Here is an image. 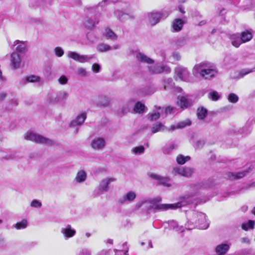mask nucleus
I'll return each instance as SVG.
<instances>
[{
    "mask_svg": "<svg viewBox=\"0 0 255 255\" xmlns=\"http://www.w3.org/2000/svg\"><path fill=\"white\" fill-rule=\"evenodd\" d=\"M179 11H180L182 14L185 13V11L183 10V8H182V6H179Z\"/></svg>",
    "mask_w": 255,
    "mask_h": 255,
    "instance_id": "obj_63",
    "label": "nucleus"
},
{
    "mask_svg": "<svg viewBox=\"0 0 255 255\" xmlns=\"http://www.w3.org/2000/svg\"><path fill=\"white\" fill-rule=\"evenodd\" d=\"M101 69V67L99 64L95 63L92 65V69L95 73H98Z\"/></svg>",
    "mask_w": 255,
    "mask_h": 255,
    "instance_id": "obj_55",
    "label": "nucleus"
},
{
    "mask_svg": "<svg viewBox=\"0 0 255 255\" xmlns=\"http://www.w3.org/2000/svg\"><path fill=\"white\" fill-rule=\"evenodd\" d=\"M149 72L151 74H159L163 72L169 73L171 71V69L166 66H164L160 64H156L153 66L148 67Z\"/></svg>",
    "mask_w": 255,
    "mask_h": 255,
    "instance_id": "obj_11",
    "label": "nucleus"
},
{
    "mask_svg": "<svg viewBox=\"0 0 255 255\" xmlns=\"http://www.w3.org/2000/svg\"><path fill=\"white\" fill-rule=\"evenodd\" d=\"M189 223L200 229H206L209 226L206 220V215L202 212L197 211L192 212L188 218L187 223L185 224L186 229L191 230Z\"/></svg>",
    "mask_w": 255,
    "mask_h": 255,
    "instance_id": "obj_2",
    "label": "nucleus"
},
{
    "mask_svg": "<svg viewBox=\"0 0 255 255\" xmlns=\"http://www.w3.org/2000/svg\"><path fill=\"white\" fill-rule=\"evenodd\" d=\"M176 78L179 80L187 81L190 77V72L187 69L183 67H178L175 69Z\"/></svg>",
    "mask_w": 255,
    "mask_h": 255,
    "instance_id": "obj_10",
    "label": "nucleus"
},
{
    "mask_svg": "<svg viewBox=\"0 0 255 255\" xmlns=\"http://www.w3.org/2000/svg\"><path fill=\"white\" fill-rule=\"evenodd\" d=\"M90 252L87 250H82L79 255H90Z\"/></svg>",
    "mask_w": 255,
    "mask_h": 255,
    "instance_id": "obj_57",
    "label": "nucleus"
},
{
    "mask_svg": "<svg viewBox=\"0 0 255 255\" xmlns=\"http://www.w3.org/2000/svg\"><path fill=\"white\" fill-rule=\"evenodd\" d=\"M145 107L144 105L140 102H137L133 107V111L138 114H143L145 112Z\"/></svg>",
    "mask_w": 255,
    "mask_h": 255,
    "instance_id": "obj_28",
    "label": "nucleus"
},
{
    "mask_svg": "<svg viewBox=\"0 0 255 255\" xmlns=\"http://www.w3.org/2000/svg\"><path fill=\"white\" fill-rule=\"evenodd\" d=\"M228 101L232 103H236L239 101L238 96L234 93H231L228 96Z\"/></svg>",
    "mask_w": 255,
    "mask_h": 255,
    "instance_id": "obj_48",
    "label": "nucleus"
},
{
    "mask_svg": "<svg viewBox=\"0 0 255 255\" xmlns=\"http://www.w3.org/2000/svg\"><path fill=\"white\" fill-rule=\"evenodd\" d=\"M172 108L170 107H167L165 110V112L166 114H170L172 111Z\"/></svg>",
    "mask_w": 255,
    "mask_h": 255,
    "instance_id": "obj_59",
    "label": "nucleus"
},
{
    "mask_svg": "<svg viewBox=\"0 0 255 255\" xmlns=\"http://www.w3.org/2000/svg\"><path fill=\"white\" fill-rule=\"evenodd\" d=\"M104 35L108 38L112 40H116L118 36L111 29L106 28L104 33Z\"/></svg>",
    "mask_w": 255,
    "mask_h": 255,
    "instance_id": "obj_36",
    "label": "nucleus"
},
{
    "mask_svg": "<svg viewBox=\"0 0 255 255\" xmlns=\"http://www.w3.org/2000/svg\"><path fill=\"white\" fill-rule=\"evenodd\" d=\"M255 225V222L253 220H249L247 223H244L242 225L243 230L248 231L249 229H253Z\"/></svg>",
    "mask_w": 255,
    "mask_h": 255,
    "instance_id": "obj_37",
    "label": "nucleus"
},
{
    "mask_svg": "<svg viewBox=\"0 0 255 255\" xmlns=\"http://www.w3.org/2000/svg\"><path fill=\"white\" fill-rule=\"evenodd\" d=\"M155 110H153L151 113L147 115L148 119L151 121H156L158 119L163 111V109L160 107L155 106Z\"/></svg>",
    "mask_w": 255,
    "mask_h": 255,
    "instance_id": "obj_17",
    "label": "nucleus"
},
{
    "mask_svg": "<svg viewBox=\"0 0 255 255\" xmlns=\"http://www.w3.org/2000/svg\"><path fill=\"white\" fill-rule=\"evenodd\" d=\"M167 129V128L161 123H157L153 125L151 128L152 133H155L157 132L162 131Z\"/></svg>",
    "mask_w": 255,
    "mask_h": 255,
    "instance_id": "obj_30",
    "label": "nucleus"
},
{
    "mask_svg": "<svg viewBox=\"0 0 255 255\" xmlns=\"http://www.w3.org/2000/svg\"><path fill=\"white\" fill-rule=\"evenodd\" d=\"M27 226V222L26 220L23 219L20 222H17L14 226L17 230L25 229Z\"/></svg>",
    "mask_w": 255,
    "mask_h": 255,
    "instance_id": "obj_40",
    "label": "nucleus"
},
{
    "mask_svg": "<svg viewBox=\"0 0 255 255\" xmlns=\"http://www.w3.org/2000/svg\"><path fill=\"white\" fill-rule=\"evenodd\" d=\"M54 51L55 55L58 57H62L64 53L63 49L61 47L59 46L55 47L54 49Z\"/></svg>",
    "mask_w": 255,
    "mask_h": 255,
    "instance_id": "obj_50",
    "label": "nucleus"
},
{
    "mask_svg": "<svg viewBox=\"0 0 255 255\" xmlns=\"http://www.w3.org/2000/svg\"><path fill=\"white\" fill-rule=\"evenodd\" d=\"M172 56L175 60L177 61L179 60L181 58L180 55L178 52H174L172 54Z\"/></svg>",
    "mask_w": 255,
    "mask_h": 255,
    "instance_id": "obj_56",
    "label": "nucleus"
},
{
    "mask_svg": "<svg viewBox=\"0 0 255 255\" xmlns=\"http://www.w3.org/2000/svg\"><path fill=\"white\" fill-rule=\"evenodd\" d=\"M83 22L86 27L91 28L98 23V20L96 17H85Z\"/></svg>",
    "mask_w": 255,
    "mask_h": 255,
    "instance_id": "obj_21",
    "label": "nucleus"
},
{
    "mask_svg": "<svg viewBox=\"0 0 255 255\" xmlns=\"http://www.w3.org/2000/svg\"><path fill=\"white\" fill-rule=\"evenodd\" d=\"M106 145V140L102 137H95L91 142V147L95 150H102Z\"/></svg>",
    "mask_w": 255,
    "mask_h": 255,
    "instance_id": "obj_12",
    "label": "nucleus"
},
{
    "mask_svg": "<svg viewBox=\"0 0 255 255\" xmlns=\"http://www.w3.org/2000/svg\"><path fill=\"white\" fill-rule=\"evenodd\" d=\"M110 104L109 99L106 96H101L99 97L97 105L100 107H107Z\"/></svg>",
    "mask_w": 255,
    "mask_h": 255,
    "instance_id": "obj_35",
    "label": "nucleus"
},
{
    "mask_svg": "<svg viewBox=\"0 0 255 255\" xmlns=\"http://www.w3.org/2000/svg\"><path fill=\"white\" fill-rule=\"evenodd\" d=\"M134 102L128 101L124 103L122 107L118 111V115L120 117H123L130 111L133 107Z\"/></svg>",
    "mask_w": 255,
    "mask_h": 255,
    "instance_id": "obj_13",
    "label": "nucleus"
},
{
    "mask_svg": "<svg viewBox=\"0 0 255 255\" xmlns=\"http://www.w3.org/2000/svg\"><path fill=\"white\" fill-rule=\"evenodd\" d=\"M30 206L34 208H40L42 206L41 203L36 199L33 200L31 202Z\"/></svg>",
    "mask_w": 255,
    "mask_h": 255,
    "instance_id": "obj_51",
    "label": "nucleus"
},
{
    "mask_svg": "<svg viewBox=\"0 0 255 255\" xmlns=\"http://www.w3.org/2000/svg\"><path fill=\"white\" fill-rule=\"evenodd\" d=\"M220 97V95L217 91L211 92L208 94V98L212 101H217Z\"/></svg>",
    "mask_w": 255,
    "mask_h": 255,
    "instance_id": "obj_46",
    "label": "nucleus"
},
{
    "mask_svg": "<svg viewBox=\"0 0 255 255\" xmlns=\"http://www.w3.org/2000/svg\"><path fill=\"white\" fill-rule=\"evenodd\" d=\"M120 46L119 45L117 44V45H115L113 46V47H112V49H119L120 48Z\"/></svg>",
    "mask_w": 255,
    "mask_h": 255,
    "instance_id": "obj_62",
    "label": "nucleus"
},
{
    "mask_svg": "<svg viewBox=\"0 0 255 255\" xmlns=\"http://www.w3.org/2000/svg\"><path fill=\"white\" fill-rule=\"evenodd\" d=\"M26 80L28 82H40L41 81V78L39 76H35L34 75H31L29 76L26 77Z\"/></svg>",
    "mask_w": 255,
    "mask_h": 255,
    "instance_id": "obj_43",
    "label": "nucleus"
},
{
    "mask_svg": "<svg viewBox=\"0 0 255 255\" xmlns=\"http://www.w3.org/2000/svg\"><path fill=\"white\" fill-rule=\"evenodd\" d=\"M6 94L4 92L0 93V101L3 100L6 97Z\"/></svg>",
    "mask_w": 255,
    "mask_h": 255,
    "instance_id": "obj_58",
    "label": "nucleus"
},
{
    "mask_svg": "<svg viewBox=\"0 0 255 255\" xmlns=\"http://www.w3.org/2000/svg\"><path fill=\"white\" fill-rule=\"evenodd\" d=\"M230 39L233 46L235 47H239L243 43L241 36L239 34H232L230 36Z\"/></svg>",
    "mask_w": 255,
    "mask_h": 255,
    "instance_id": "obj_25",
    "label": "nucleus"
},
{
    "mask_svg": "<svg viewBox=\"0 0 255 255\" xmlns=\"http://www.w3.org/2000/svg\"><path fill=\"white\" fill-rule=\"evenodd\" d=\"M176 128H177V126L176 127L174 125H172L170 128L167 129V130H168V131H170V130H175Z\"/></svg>",
    "mask_w": 255,
    "mask_h": 255,
    "instance_id": "obj_60",
    "label": "nucleus"
},
{
    "mask_svg": "<svg viewBox=\"0 0 255 255\" xmlns=\"http://www.w3.org/2000/svg\"><path fill=\"white\" fill-rule=\"evenodd\" d=\"M185 23V21L180 18H175L172 22L171 27L172 32L180 31Z\"/></svg>",
    "mask_w": 255,
    "mask_h": 255,
    "instance_id": "obj_16",
    "label": "nucleus"
},
{
    "mask_svg": "<svg viewBox=\"0 0 255 255\" xmlns=\"http://www.w3.org/2000/svg\"><path fill=\"white\" fill-rule=\"evenodd\" d=\"M190 159L189 156H184L182 154L178 155L176 157V161L179 164H184Z\"/></svg>",
    "mask_w": 255,
    "mask_h": 255,
    "instance_id": "obj_38",
    "label": "nucleus"
},
{
    "mask_svg": "<svg viewBox=\"0 0 255 255\" xmlns=\"http://www.w3.org/2000/svg\"><path fill=\"white\" fill-rule=\"evenodd\" d=\"M11 65L14 69L18 68L21 64V59L18 54L12 53L10 56Z\"/></svg>",
    "mask_w": 255,
    "mask_h": 255,
    "instance_id": "obj_18",
    "label": "nucleus"
},
{
    "mask_svg": "<svg viewBox=\"0 0 255 255\" xmlns=\"http://www.w3.org/2000/svg\"><path fill=\"white\" fill-rule=\"evenodd\" d=\"M86 177V173L83 170H80L77 173L75 181L78 183H82L85 181Z\"/></svg>",
    "mask_w": 255,
    "mask_h": 255,
    "instance_id": "obj_27",
    "label": "nucleus"
},
{
    "mask_svg": "<svg viewBox=\"0 0 255 255\" xmlns=\"http://www.w3.org/2000/svg\"><path fill=\"white\" fill-rule=\"evenodd\" d=\"M136 197V194L134 191H128L123 194L118 199V203L120 204H128L132 203Z\"/></svg>",
    "mask_w": 255,
    "mask_h": 255,
    "instance_id": "obj_8",
    "label": "nucleus"
},
{
    "mask_svg": "<svg viewBox=\"0 0 255 255\" xmlns=\"http://www.w3.org/2000/svg\"><path fill=\"white\" fill-rule=\"evenodd\" d=\"M194 172V169L190 167H175L172 170V173L176 175L179 174L181 176L189 177H190Z\"/></svg>",
    "mask_w": 255,
    "mask_h": 255,
    "instance_id": "obj_9",
    "label": "nucleus"
},
{
    "mask_svg": "<svg viewBox=\"0 0 255 255\" xmlns=\"http://www.w3.org/2000/svg\"><path fill=\"white\" fill-rule=\"evenodd\" d=\"M168 224L170 229L174 230L176 232L182 233L185 231V229H186V226L185 227L183 226H179L178 223L175 221H170Z\"/></svg>",
    "mask_w": 255,
    "mask_h": 255,
    "instance_id": "obj_26",
    "label": "nucleus"
},
{
    "mask_svg": "<svg viewBox=\"0 0 255 255\" xmlns=\"http://www.w3.org/2000/svg\"><path fill=\"white\" fill-rule=\"evenodd\" d=\"M61 233L65 239H69L74 237L76 232L70 225H67L65 227L61 228Z\"/></svg>",
    "mask_w": 255,
    "mask_h": 255,
    "instance_id": "obj_14",
    "label": "nucleus"
},
{
    "mask_svg": "<svg viewBox=\"0 0 255 255\" xmlns=\"http://www.w3.org/2000/svg\"><path fill=\"white\" fill-rule=\"evenodd\" d=\"M248 173V170L235 172H229L228 174V177L230 180L238 179L244 177Z\"/></svg>",
    "mask_w": 255,
    "mask_h": 255,
    "instance_id": "obj_22",
    "label": "nucleus"
},
{
    "mask_svg": "<svg viewBox=\"0 0 255 255\" xmlns=\"http://www.w3.org/2000/svg\"><path fill=\"white\" fill-rule=\"evenodd\" d=\"M149 176L154 179L158 181L159 183L167 187L171 186V184L170 183V179L167 177H163L156 174L150 173Z\"/></svg>",
    "mask_w": 255,
    "mask_h": 255,
    "instance_id": "obj_15",
    "label": "nucleus"
},
{
    "mask_svg": "<svg viewBox=\"0 0 255 255\" xmlns=\"http://www.w3.org/2000/svg\"><path fill=\"white\" fill-rule=\"evenodd\" d=\"M177 145L174 143H170L169 144L166 145L163 147V152L164 153H169L175 149Z\"/></svg>",
    "mask_w": 255,
    "mask_h": 255,
    "instance_id": "obj_44",
    "label": "nucleus"
},
{
    "mask_svg": "<svg viewBox=\"0 0 255 255\" xmlns=\"http://www.w3.org/2000/svg\"><path fill=\"white\" fill-rule=\"evenodd\" d=\"M14 46H16V50L20 53L24 52L26 50V44L25 43L17 40L14 42Z\"/></svg>",
    "mask_w": 255,
    "mask_h": 255,
    "instance_id": "obj_31",
    "label": "nucleus"
},
{
    "mask_svg": "<svg viewBox=\"0 0 255 255\" xmlns=\"http://www.w3.org/2000/svg\"><path fill=\"white\" fill-rule=\"evenodd\" d=\"M69 94L67 92L64 91H60L56 93L50 94L48 97V101L50 103L56 104L66 100Z\"/></svg>",
    "mask_w": 255,
    "mask_h": 255,
    "instance_id": "obj_5",
    "label": "nucleus"
},
{
    "mask_svg": "<svg viewBox=\"0 0 255 255\" xmlns=\"http://www.w3.org/2000/svg\"><path fill=\"white\" fill-rule=\"evenodd\" d=\"M255 71V67L252 68V69H243L242 70L240 74L242 75V77H243L244 76L249 74L251 72H253Z\"/></svg>",
    "mask_w": 255,
    "mask_h": 255,
    "instance_id": "obj_52",
    "label": "nucleus"
},
{
    "mask_svg": "<svg viewBox=\"0 0 255 255\" xmlns=\"http://www.w3.org/2000/svg\"><path fill=\"white\" fill-rule=\"evenodd\" d=\"M68 78L64 75L61 76L58 79V82L61 85H65L68 82Z\"/></svg>",
    "mask_w": 255,
    "mask_h": 255,
    "instance_id": "obj_53",
    "label": "nucleus"
},
{
    "mask_svg": "<svg viewBox=\"0 0 255 255\" xmlns=\"http://www.w3.org/2000/svg\"><path fill=\"white\" fill-rule=\"evenodd\" d=\"M88 44H93L97 41V38L93 32H89L87 34Z\"/></svg>",
    "mask_w": 255,
    "mask_h": 255,
    "instance_id": "obj_41",
    "label": "nucleus"
},
{
    "mask_svg": "<svg viewBox=\"0 0 255 255\" xmlns=\"http://www.w3.org/2000/svg\"><path fill=\"white\" fill-rule=\"evenodd\" d=\"M123 250H116L115 249V255H128L127 253L128 252V248L127 247V243L123 244Z\"/></svg>",
    "mask_w": 255,
    "mask_h": 255,
    "instance_id": "obj_39",
    "label": "nucleus"
},
{
    "mask_svg": "<svg viewBox=\"0 0 255 255\" xmlns=\"http://www.w3.org/2000/svg\"><path fill=\"white\" fill-rule=\"evenodd\" d=\"M145 148L142 145L133 147L131 150V153L135 155L143 154Z\"/></svg>",
    "mask_w": 255,
    "mask_h": 255,
    "instance_id": "obj_34",
    "label": "nucleus"
},
{
    "mask_svg": "<svg viewBox=\"0 0 255 255\" xmlns=\"http://www.w3.org/2000/svg\"><path fill=\"white\" fill-rule=\"evenodd\" d=\"M202 183H198L190 185L189 195H186L182 198L180 202L171 204H160L159 203L161 199L160 197L149 201L143 200L136 203L135 207L137 209L140 208L144 204L149 203L150 208L157 210H166L168 209H175L182 206H186L192 203V197L197 194L202 188Z\"/></svg>",
    "mask_w": 255,
    "mask_h": 255,
    "instance_id": "obj_1",
    "label": "nucleus"
},
{
    "mask_svg": "<svg viewBox=\"0 0 255 255\" xmlns=\"http://www.w3.org/2000/svg\"><path fill=\"white\" fill-rule=\"evenodd\" d=\"M191 122L189 119L180 122L177 125V128H183L187 126L191 125Z\"/></svg>",
    "mask_w": 255,
    "mask_h": 255,
    "instance_id": "obj_45",
    "label": "nucleus"
},
{
    "mask_svg": "<svg viewBox=\"0 0 255 255\" xmlns=\"http://www.w3.org/2000/svg\"><path fill=\"white\" fill-rule=\"evenodd\" d=\"M24 138L37 143L44 144L47 145H51L54 143V141L51 139L32 131H27L24 135Z\"/></svg>",
    "mask_w": 255,
    "mask_h": 255,
    "instance_id": "obj_4",
    "label": "nucleus"
},
{
    "mask_svg": "<svg viewBox=\"0 0 255 255\" xmlns=\"http://www.w3.org/2000/svg\"><path fill=\"white\" fill-rule=\"evenodd\" d=\"M242 42L246 43L250 41L253 37V31L252 29L247 30L239 34Z\"/></svg>",
    "mask_w": 255,
    "mask_h": 255,
    "instance_id": "obj_19",
    "label": "nucleus"
},
{
    "mask_svg": "<svg viewBox=\"0 0 255 255\" xmlns=\"http://www.w3.org/2000/svg\"><path fill=\"white\" fill-rule=\"evenodd\" d=\"M174 42L176 47L180 48L186 44V40L184 37H181L177 38Z\"/></svg>",
    "mask_w": 255,
    "mask_h": 255,
    "instance_id": "obj_42",
    "label": "nucleus"
},
{
    "mask_svg": "<svg viewBox=\"0 0 255 255\" xmlns=\"http://www.w3.org/2000/svg\"><path fill=\"white\" fill-rule=\"evenodd\" d=\"M67 57L80 63H85L89 62L92 56L87 55H80L75 51H69L67 53Z\"/></svg>",
    "mask_w": 255,
    "mask_h": 255,
    "instance_id": "obj_7",
    "label": "nucleus"
},
{
    "mask_svg": "<svg viewBox=\"0 0 255 255\" xmlns=\"http://www.w3.org/2000/svg\"><path fill=\"white\" fill-rule=\"evenodd\" d=\"M86 119V114L82 113L79 115L75 120L72 121L70 123V127H74L76 126H80L83 124Z\"/></svg>",
    "mask_w": 255,
    "mask_h": 255,
    "instance_id": "obj_23",
    "label": "nucleus"
},
{
    "mask_svg": "<svg viewBox=\"0 0 255 255\" xmlns=\"http://www.w3.org/2000/svg\"><path fill=\"white\" fill-rule=\"evenodd\" d=\"M205 144V142L204 140L200 139L197 140L195 144V147L196 148H202Z\"/></svg>",
    "mask_w": 255,
    "mask_h": 255,
    "instance_id": "obj_54",
    "label": "nucleus"
},
{
    "mask_svg": "<svg viewBox=\"0 0 255 255\" xmlns=\"http://www.w3.org/2000/svg\"><path fill=\"white\" fill-rule=\"evenodd\" d=\"M116 181V179L114 177L106 178L102 179L100 182L99 186L97 190L96 194L100 195L105 192H107L109 190V185L111 183Z\"/></svg>",
    "mask_w": 255,
    "mask_h": 255,
    "instance_id": "obj_6",
    "label": "nucleus"
},
{
    "mask_svg": "<svg viewBox=\"0 0 255 255\" xmlns=\"http://www.w3.org/2000/svg\"><path fill=\"white\" fill-rule=\"evenodd\" d=\"M77 74L82 77H86L88 75V72L86 71V68L83 67H79L76 71Z\"/></svg>",
    "mask_w": 255,
    "mask_h": 255,
    "instance_id": "obj_47",
    "label": "nucleus"
},
{
    "mask_svg": "<svg viewBox=\"0 0 255 255\" xmlns=\"http://www.w3.org/2000/svg\"><path fill=\"white\" fill-rule=\"evenodd\" d=\"M136 58L139 62L145 63L149 64H152L154 62L153 60L141 52H138L136 53Z\"/></svg>",
    "mask_w": 255,
    "mask_h": 255,
    "instance_id": "obj_24",
    "label": "nucleus"
},
{
    "mask_svg": "<svg viewBox=\"0 0 255 255\" xmlns=\"http://www.w3.org/2000/svg\"><path fill=\"white\" fill-rule=\"evenodd\" d=\"M146 20L151 26H153L159 22L160 18L158 17H147Z\"/></svg>",
    "mask_w": 255,
    "mask_h": 255,
    "instance_id": "obj_49",
    "label": "nucleus"
},
{
    "mask_svg": "<svg viewBox=\"0 0 255 255\" xmlns=\"http://www.w3.org/2000/svg\"><path fill=\"white\" fill-rule=\"evenodd\" d=\"M207 110L204 107H200L197 109V115L199 120L204 119L207 115Z\"/></svg>",
    "mask_w": 255,
    "mask_h": 255,
    "instance_id": "obj_33",
    "label": "nucleus"
},
{
    "mask_svg": "<svg viewBox=\"0 0 255 255\" xmlns=\"http://www.w3.org/2000/svg\"><path fill=\"white\" fill-rule=\"evenodd\" d=\"M112 49V48L109 45L101 43L97 46V50L100 52H104Z\"/></svg>",
    "mask_w": 255,
    "mask_h": 255,
    "instance_id": "obj_32",
    "label": "nucleus"
},
{
    "mask_svg": "<svg viewBox=\"0 0 255 255\" xmlns=\"http://www.w3.org/2000/svg\"><path fill=\"white\" fill-rule=\"evenodd\" d=\"M241 242L242 243H250V241L249 240L246 238H243L241 239Z\"/></svg>",
    "mask_w": 255,
    "mask_h": 255,
    "instance_id": "obj_61",
    "label": "nucleus"
},
{
    "mask_svg": "<svg viewBox=\"0 0 255 255\" xmlns=\"http://www.w3.org/2000/svg\"><path fill=\"white\" fill-rule=\"evenodd\" d=\"M206 23V21L204 20L201 21L199 22V25H203Z\"/></svg>",
    "mask_w": 255,
    "mask_h": 255,
    "instance_id": "obj_64",
    "label": "nucleus"
},
{
    "mask_svg": "<svg viewBox=\"0 0 255 255\" xmlns=\"http://www.w3.org/2000/svg\"><path fill=\"white\" fill-rule=\"evenodd\" d=\"M192 73L196 77L199 75L205 79H210L215 76L217 71L211 68L207 63L202 62L194 66Z\"/></svg>",
    "mask_w": 255,
    "mask_h": 255,
    "instance_id": "obj_3",
    "label": "nucleus"
},
{
    "mask_svg": "<svg viewBox=\"0 0 255 255\" xmlns=\"http://www.w3.org/2000/svg\"><path fill=\"white\" fill-rule=\"evenodd\" d=\"M230 244H222L218 245L216 248V252L218 255H225L229 251Z\"/></svg>",
    "mask_w": 255,
    "mask_h": 255,
    "instance_id": "obj_20",
    "label": "nucleus"
},
{
    "mask_svg": "<svg viewBox=\"0 0 255 255\" xmlns=\"http://www.w3.org/2000/svg\"><path fill=\"white\" fill-rule=\"evenodd\" d=\"M178 104L182 108H186L191 105L188 99L184 96L179 97Z\"/></svg>",
    "mask_w": 255,
    "mask_h": 255,
    "instance_id": "obj_29",
    "label": "nucleus"
}]
</instances>
